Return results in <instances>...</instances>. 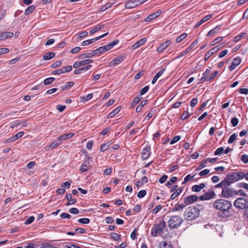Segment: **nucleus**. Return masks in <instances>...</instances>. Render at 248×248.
<instances>
[{
  "label": "nucleus",
  "instance_id": "f257e3e1",
  "mask_svg": "<svg viewBox=\"0 0 248 248\" xmlns=\"http://www.w3.org/2000/svg\"><path fill=\"white\" fill-rule=\"evenodd\" d=\"M213 206L217 210L224 213L228 212L232 207V203L225 199H220L216 200L214 202Z\"/></svg>",
  "mask_w": 248,
  "mask_h": 248
},
{
  "label": "nucleus",
  "instance_id": "f03ea898",
  "mask_svg": "<svg viewBox=\"0 0 248 248\" xmlns=\"http://www.w3.org/2000/svg\"><path fill=\"white\" fill-rule=\"evenodd\" d=\"M230 186V185L226 184H222V182H220L215 186V187L222 188V196L225 198H230L238 194L236 191L234 190L232 188L229 187Z\"/></svg>",
  "mask_w": 248,
  "mask_h": 248
},
{
  "label": "nucleus",
  "instance_id": "7ed1b4c3",
  "mask_svg": "<svg viewBox=\"0 0 248 248\" xmlns=\"http://www.w3.org/2000/svg\"><path fill=\"white\" fill-rule=\"evenodd\" d=\"M245 177V173L243 172H234L228 174L225 179L221 181L222 184L231 185Z\"/></svg>",
  "mask_w": 248,
  "mask_h": 248
},
{
  "label": "nucleus",
  "instance_id": "20e7f679",
  "mask_svg": "<svg viewBox=\"0 0 248 248\" xmlns=\"http://www.w3.org/2000/svg\"><path fill=\"white\" fill-rule=\"evenodd\" d=\"M200 209L197 207L191 206L188 207L184 213V217L186 220H193L199 217Z\"/></svg>",
  "mask_w": 248,
  "mask_h": 248
},
{
  "label": "nucleus",
  "instance_id": "39448f33",
  "mask_svg": "<svg viewBox=\"0 0 248 248\" xmlns=\"http://www.w3.org/2000/svg\"><path fill=\"white\" fill-rule=\"evenodd\" d=\"M184 221L181 216L174 215L170 217L168 221L169 227L171 229H175L179 227Z\"/></svg>",
  "mask_w": 248,
  "mask_h": 248
},
{
  "label": "nucleus",
  "instance_id": "423d86ee",
  "mask_svg": "<svg viewBox=\"0 0 248 248\" xmlns=\"http://www.w3.org/2000/svg\"><path fill=\"white\" fill-rule=\"evenodd\" d=\"M166 224L164 221H161L159 223H155L151 231V234L153 237H156L161 235L165 228Z\"/></svg>",
  "mask_w": 248,
  "mask_h": 248
},
{
  "label": "nucleus",
  "instance_id": "0eeeda50",
  "mask_svg": "<svg viewBox=\"0 0 248 248\" xmlns=\"http://www.w3.org/2000/svg\"><path fill=\"white\" fill-rule=\"evenodd\" d=\"M247 200L243 198H239L234 202V206L238 209H243L247 207Z\"/></svg>",
  "mask_w": 248,
  "mask_h": 248
},
{
  "label": "nucleus",
  "instance_id": "6e6552de",
  "mask_svg": "<svg viewBox=\"0 0 248 248\" xmlns=\"http://www.w3.org/2000/svg\"><path fill=\"white\" fill-rule=\"evenodd\" d=\"M216 197V194L213 190H209L207 192L202 194L199 197L201 201H207L210 200Z\"/></svg>",
  "mask_w": 248,
  "mask_h": 248
},
{
  "label": "nucleus",
  "instance_id": "1a4fd4ad",
  "mask_svg": "<svg viewBox=\"0 0 248 248\" xmlns=\"http://www.w3.org/2000/svg\"><path fill=\"white\" fill-rule=\"evenodd\" d=\"M108 34V32H107V33H105L100 36L95 37L94 38L84 41L83 42H82L81 45L82 46H88V45L93 43L95 41H97V40L106 36Z\"/></svg>",
  "mask_w": 248,
  "mask_h": 248
},
{
  "label": "nucleus",
  "instance_id": "9d476101",
  "mask_svg": "<svg viewBox=\"0 0 248 248\" xmlns=\"http://www.w3.org/2000/svg\"><path fill=\"white\" fill-rule=\"evenodd\" d=\"M220 45L217 46L209 50L205 55L204 60L205 61H207L209 58L214 54L217 52L220 48Z\"/></svg>",
  "mask_w": 248,
  "mask_h": 248
},
{
  "label": "nucleus",
  "instance_id": "9b49d317",
  "mask_svg": "<svg viewBox=\"0 0 248 248\" xmlns=\"http://www.w3.org/2000/svg\"><path fill=\"white\" fill-rule=\"evenodd\" d=\"M151 154V148L149 146L144 147L141 152V157L142 159L146 160L149 158Z\"/></svg>",
  "mask_w": 248,
  "mask_h": 248
},
{
  "label": "nucleus",
  "instance_id": "f8f14e48",
  "mask_svg": "<svg viewBox=\"0 0 248 248\" xmlns=\"http://www.w3.org/2000/svg\"><path fill=\"white\" fill-rule=\"evenodd\" d=\"M199 198L196 195L188 196L185 198V202L186 204H190L197 201Z\"/></svg>",
  "mask_w": 248,
  "mask_h": 248
},
{
  "label": "nucleus",
  "instance_id": "ddd939ff",
  "mask_svg": "<svg viewBox=\"0 0 248 248\" xmlns=\"http://www.w3.org/2000/svg\"><path fill=\"white\" fill-rule=\"evenodd\" d=\"M125 59V57L124 56H120L117 57L116 58L112 60L109 63L110 66H115L119 63H120L122 62H123Z\"/></svg>",
  "mask_w": 248,
  "mask_h": 248
},
{
  "label": "nucleus",
  "instance_id": "4468645a",
  "mask_svg": "<svg viewBox=\"0 0 248 248\" xmlns=\"http://www.w3.org/2000/svg\"><path fill=\"white\" fill-rule=\"evenodd\" d=\"M171 42L170 40H167L165 42L162 43L157 48V51L158 52H161L163 50H164L165 49H166L167 47H168V46L170 44Z\"/></svg>",
  "mask_w": 248,
  "mask_h": 248
},
{
  "label": "nucleus",
  "instance_id": "2eb2a0df",
  "mask_svg": "<svg viewBox=\"0 0 248 248\" xmlns=\"http://www.w3.org/2000/svg\"><path fill=\"white\" fill-rule=\"evenodd\" d=\"M161 14V12L159 11H157L155 13L150 14L144 20L146 22H149L152 20L153 19L157 17Z\"/></svg>",
  "mask_w": 248,
  "mask_h": 248
},
{
  "label": "nucleus",
  "instance_id": "dca6fc26",
  "mask_svg": "<svg viewBox=\"0 0 248 248\" xmlns=\"http://www.w3.org/2000/svg\"><path fill=\"white\" fill-rule=\"evenodd\" d=\"M14 33L10 31L3 32L0 33V41L12 37Z\"/></svg>",
  "mask_w": 248,
  "mask_h": 248
},
{
  "label": "nucleus",
  "instance_id": "f3484780",
  "mask_svg": "<svg viewBox=\"0 0 248 248\" xmlns=\"http://www.w3.org/2000/svg\"><path fill=\"white\" fill-rule=\"evenodd\" d=\"M24 132H23V131L19 132V133L16 134L15 135H14L11 138L7 139L6 140V142L9 143L10 142L14 141L19 139L21 137H22L24 135Z\"/></svg>",
  "mask_w": 248,
  "mask_h": 248
},
{
  "label": "nucleus",
  "instance_id": "a211bd4d",
  "mask_svg": "<svg viewBox=\"0 0 248 248\" xmlns=\"http://www.w3.org/2000/svg\"><path fill=\"white\" fill-rule=\"evenodd\" d=\"M92 67V65L88 64L85 67H83L80 68L76 69L74 70V73L75 75H78L81 74L82 71H86L89 70Z\"/></svg>",
  "mask_w": 248,
  "mask_h": 248
},
{
  "label": "nucleus",
  "instance_id": "6ab92c4d",
  "mask_svg": "<svg viewBox=\"0 0 248 248\" xmlns=\"http://www.w3.org/2000/svg\"><path fill=\"white\" fill-rule=\"evenodd\" d=\"M205 187V184L201 183L200 185H194L191 187V190L193 192H200L202 189Z\"/></svg>",
  "mask_w": 248,
  "mask_h": 248
},
{
  "label": "nucleus",
  "instance_id": "aec40b11",
  "mask_svg": "<svg viewBox=\"0 0 248 248\" xmlns=\"http://www.w3.org/2000/svg\"><path fill=\"white\" fill-rule=\"evenodd\" d=\"M91 168V166L90 165V163L88 162H83L80 167V171L81 172H84L87 171Z\"/></svg>",
  "mask_w": 248,
  "mask_h": 248
},
{
  "label": "nucleus",
  "instance_id": "412c9836",
  "mask_svg": "<svg viewBox=\"0 0 248 248\" xmlns=\"http://www.w3.org/2000/svg\"><path fill=\"white\" fill-rule=\"evenodd\" d=\"M74 135V134L73 133H65L59 136L58 138L62 142V140H65L66 139L72 138Z\"/></svg>",
  "mask_w": 248,
  "mask_h": 248
},
{
  "label": "nucleus",
  "instance_id": "4be33fe9",
  "mask_svg": "<svg viewBox=\"0 0 248 248\" xmlns=\"http://www.w3.org/2000/svg\"><path fill=\"white\" fill-rule=\"evenodd\" d=\"M146 42V38H143L137 42H136L133 46L132 47L133 49H136L140 46H141L144 43Z\"/></svg>",
  "mask_w": 248,
  "mask_h": 248
},
{
  "label": "nucleus",
  "instance_id": "5701e85b",
  "mask_svg": "<svg viewBox=\"0 0 248 248\" xmlns=\"http://www.w3.org/2000/svg\"><path fill=\"white\" fill-rule=\"evenodd\" d=\"M136 6H138V5H137L136 1H127L124 5V7L126 9L134 8Z\"/></svg>",
  "mask_w": 248,
  "mask_h": 248
},
{
  "label": "nucleus",
  "instance_id": "b1692460",
  "mask_svg": "<svg viewBox=\"0 0 248 248\" xmlns=\"http://www.w3.org/2000/svg\"><path fill=\"white\" fill-rule=\"evenodd\" d=\"M104 27V25L103 24H99L95 26L90 31V33L91 34H94L96 32H97L98 31L101 30Z\"/></svg>",
  "mask_w": 248,
  "mask_h": 248
},
{
  "label": "nucleus",
  "instance_id": "393cba45",
  "mask_svg": "<svg viewBox=\"0 0 248 248\" xmlns=\"http://www.w3.org/2000/svg\"><path fill=\"white\" fill-rule=\"evenodd\" d=\"M62 144V141H60V140L57 138V139L54 141L53 142L50 143L48 146V150L50 149H53L55 147L58 146L60 144Z\"/></svg>",
  "mask_w": 248,
  "mask_h": 248
},
{
  "label": "nucleus",
  "instance_id": "a878e982",
  "mask_svg": "<svg viewBox=\"0 0 248 248\" xmlns=\"http://www.w3.org/2000/svg\"><path fill=\"white\" fill-rule=\"evenodd\" d=\"M121 109V106H118L116 108H115L113 110H112L110 113H109L107 116L108 118H111L113 117L115 115L118 114Z\"/></svg>",
  "mask_w": 248,
  "mask_h": 248
},
{
  "label": "nucleus",
  "instance_id": "bb28decb",
  "mask_svg": "<svg viewBox=\"0 0 248 248\" xmlns=\"http://www.w3.org/2000/svg\"><path fill=\"white\" fill-rule=\"evenodd\" d=\"M183 187H181L180 188L177 189L176 191H175L170 196V199L171 200H174L176 198H177L180 193L183 191Z\"/></svg>",
  "mask_w": 248,
  "mask_h": 248
},
{
  "label": "nucleus",
  "instance_id": "cd10ccee",
  "mask_svg": "<svg viewBox=\"0 0 248 248\" xmlns=\"http://www.w3.org/2000/svg\"><path fill=\"white\" fill-rule=\"evenodd\" d=\"M165 71L164 69H162L161 70H160L158 73L156 74V75L154 77V78L152 80V83L155 84L158 78L162 75V74L164 73V71Z\"/></svg>",
  "mask_w": 248,
  "mask_h": 248
},
{
  "label": "nucleus",
  "instance_id": "c85d7f7f",
  "mask_svg": "<svg viewBox=\"0 0 248 248\" xmlns=\"http://www.w3.org/2000/svg\"><path fill=\"white\" fill-rule=\"evenodd\" d=\"M158 248H173V247L170 243L163 241L160 243Z\"/></svg>",
  "mask_w": 248,
  "mask_h": 248
},
{
  "label": "nucleus",
  "instance_id": "c756f323",
  "mask_svg": "<svg viewBox=\"0 0 248 248\" xmlns=\"http://www.w3.org/2000/svg\"><path fill=\"white\" fill-rule=\"evenodd\" d=\"M221 29V26L218 25L210 31L208 33L207 36H210L214 34H216L218 32V31Z\"/></svg>",
  "mask_w": 248,
  "mask_h": 248
},
{
  "label": "nucleus",
  "instance_id": "7c9ffc66",
  "mask_svg": "<svg viewBox=\"0 0 248 248\" xmlns=\"http://www.w3.org/2000/svg\"><path fill=\"white\" fill-rule=\"evenodd\" d=\"M93 56H94V54L93 51H92L89 53H85L80 55L78 56V58L81 59H84L85 58H90L93 57Z\"/></svg>",
  "mask_w": 248,
  "mask_h": 248
},
{
  "label": "nucleus",
  "instance_id": "2f4dec72",
  "mask_svg": "<svg viewBox=\"0 0 248 248\" xmlns=\"http://www.w3.org/2000/svg\"><path fill=\"white\" fill-rule=\"evenodd\" d=\"M55 56V53L49 52L46 53L44 56L43 59L45 60H48L54 58Z\"/></svg>",
  "mask_w": 248,
  "mask_h": 248
},
{
  "label": "nucleus",
  "instance_id": "473e14b6",
  "mask_svg": "<svg viewBox=\"0 0 248 248\" xmlns=\"http://www.w3.org/2000/svg\"><path fill=\"white\" fill-rule=\"evenodd\" d=\"M185 207V205L182 204H175L174 207L172 209V212H176L181 211Z\"/></svg>",
  "mask_w": 248,
  "mask_h": 248
},
{
  "label": "nucleus",
  "instance_id": "72a5a7b5",
  "mask_svg": "<svg viewBox=\"0 0 248 248\" xmlns=\"http://www.w3.org/2000/svg\"><path fill=\"white\" fill-rule=\"evenodd\" d=\"M187 33H183L181 34L180 36H178L176 39V43H179L182 41H183L185 38L187 36Z\"/></svg>",
  "mask_w": 248,
  "mask_h": 248
},
{
  "label": "nucleus",
  "instance_id": "f704fd0d",
  "mask_svg": "<svg viewBox=\"0 0 248 248\" xmlns=\"http://www.w3.org/2000/svg\"><path fill=\"white\" fill-rule=\"evenodd\" d=\"M74 82H68L66 83L65 85L62 86V91L64 90H68L70 89L71 87H72L74 85Z\"/></svg>",
  "mask_w": 248,
  "mask_h": 248
},
{
  "label": "nucleus",
  "instance_id": "c9c22d12",
  "mask_svg": "<svg viewBox=\"0 0 248 248\" xmlns=\"http://www.w3.org/2000/svg\"><path fill=\"white\" fill-rule=\"evenodd\" d=\"M177 178L175 176H173V177H172L170 181H168L167 182V183L166 184V185L167 187H170L171 186V185H172L173 184H174V183L176 182V181H177Z\"/></svg>",
  "mask_w": 248,
  "mask_h": 248
},
{
  "label": "nucleus",
  "instance_id": "e433bc0d",
  "mask_svg": "<svg viewBox=\"0 0 248 248\" xmlns=\"http://www.w3.org/2000/svg\"><path fill=\"white\" fill-rule=\"evenodd\" d=\"M110 236L111 238L115 241L119 240L121 238V235L116 232H111Z\"/></svg>",
  "mask_w": 248,
  "mask_h": 248
},
{
  "label": "nucleus",
  "instance_id": "4c0bfd02",
  "mask_svg": "<svg viewBox=\"0 0 248 248\" xmlns=\"http://www.w3.org/2000/svg\"><path fill=\"white\" fill-rule=\"evenodd\" d=\"M93 51L94 56L97 55H98V54H101L102 53L105 52L104 50V49L103 48V46H101V47L98 48L97 49H96L94 50Z\"/></svg>",
  "mask_w": 248,
  "mask_h": 248
},
{
  "label": "nucleus",
  "instance_id": "58836bf2",
  "mask_svg": "<svg viewBox=\"0 0 248 248\" xmlns=\"http://www.w3.org/2000/svg\"><path fill=\"white\" fill-rule=\"evenodd\" d=\"M35 6L34 5L30 6L26 9L25 14L26 15H29L31 13L35 10Z\"/></svg>",
  "mask_w": 248,
  "mask_h": 248
},
{
  "label": "nucleus",
  "instance_id": "ea45409f",
  "mask_svg": "<svg viewBox=\"0 0 248 248\" xmlns=\"http://www.w3.org/2000/svg\"><path fill=\"white\" fill-rule=\"evenodd\" d=\"M55 78L53 77L46 78L44 81V84L45 85H49L52 83L55 80Z\"/></svg>",
  "mask_w": 248,
  "mask_h": 248
},
{
  "label": "nucleus",
  "instance_id": "a19ab883",
  "mask_svg": "<svg viewBox=\"0 0 248 248\" xmlns=\"http://www.w3.org/2000/svg\"><path fill=\"white\" fill-rule=\"evenodd\" d=\"M223 39V37L220 36L216 38L215 39H214L213 41H212L211 43V46H214L216 44L219 43L221 42Z\"/></svg>",
  "mask_w": 248,
  "mask_h": 248
},
{
  "label": "nucleus",
  "instance_id": "79ce46f5",
  "mask_svg": "<svg viewBox=\"0 0 248 248\" xmlns=\"http://www.w3.org/2000/svg\"><path fill=\"white\" fill-rule=\"evenodd\" d=\"M194 177V175L191 176L190 174H188L186 175L185 179L184 181L182 182V184L184 185L187 183L189 181L192 180Z\"/></svg>",
  "mask_w": 248,
  "mask_h": 248
},
{
  "label": "nucleus",
  "instance_id": "37998d69",
  "mask_svg": "<svg viewBox=\"0 0 248 248\" xmlns=\"http://www.w3.org/2000/svg\"><path fill=\"white\" fill-rule=\"evenodd\" d=\"M141 99V98L139 96L136 97L133 100L131 106L133 107H135L140 101Z\"/></svg>",
  "mask_w": 248,
  "mask_h": 248
},
{
  "label": "nucleus",
  "instance_id": "c03bdc74",
  "mask_svg": "<svg viewBox=\"0 0 248 248\" xmlns=\"http://www.w3.org/2000/svg\"><path fill=\"white\" fill-rule=\"evenodd\" d=\"M223 151H224V148L222 147H219L216 150L214 155H220L223 153Z\"/></svg>",
  "mask_w": 248,
  "mask_h": 248
},
{
  "label": "nucleus",
  "instance_id": "a18cd8bd",
  "mask_svg": "<svg viewBox=\"0 0 248 248\" xmlns=\"http://www.w3.org/2000/svg\"><path fill=\"white\" fill-rule=\"evenodd\" d=\"M190 116V115L189 114L188 112L185 111L181 116V120H186L188 119Z\"/></svg>",
  "mask_w": 248,
  "mask_h": 248
},
{
  "label": "nucleus",
  "instance_id": "49530a36",
  "mask_svg": "<svg viewBox=\"0 0 248 248\" xmlns=\"http://www.w3.org/2000/svg\"><path fill=\"white\" fill-rule=\"evenodd\" d=\"M236 134L235 133H234V134H232L230 136V137L229 138V139L228 140V143L229 144H231L232 142H233V141L236 139Z\"/></svg>",
  "mask_w": 248,
  "mask_h": 248
},
{
  "label": "nucleus",
  "instance_id": "de8ad7c7",
  "mask_svg": "<svg viewBox=\"0 0 248 248\" xmlns=\"http://www.w3.org/2000/svg\"><path fill=\"white\" fill-rule=\"evenodd\" d=\"M109 146L110 145L107 143H104L102 144L100 147V151L102 152H105L108 149Z\"/></svg>",
  "mask_w": 248,
  "mask_h": 248
},
{
  "label": "nucleus",
  "instance_id": "09e8293b",
  "mask_svg": "<svg viewBox=\"0 0 248 248\" xmlns=\"http://www.w3.org/2000/svg\"><path fill=\"white\" fill-rule=\"evenodd\" d=\"M181 139V137L180 136H175L172 138V139L170 141V144L172 145L176 142H177L178 141H179Z\"/></svg>",
  "mask_w": 248,
  "mask_h": 248
},
{
  "label": "nucleus",
  "instance_id": "8fccbe9b",
  "mask_svg": "<svg viewBox=\"0 0 248 248\" xmlns=\"http://www.w3.org/2000/svg\"><path fill=\"white\" fill-rule=\"evenodd\" d=\"M245 34L246 33L244 32L241 33L239 35H237L234 38V41L236 42L240 41Z\"/></svg>",
  "mask_w": 248,
  "mask_h": 248
},
{
  "label": "nucleus",
  "instance_id": "3c124183",
  "mask_svg": "<svg viewBox=\"0 0 248 248\" xmlns=\"http://www.w3.org/2000/svg\"><path fill=\"white\" fill-rule=\"evenodd\" d=\"M78 222L83 224H88L90 222V219L88 218H82L78 220Z\"/></svg>",
  "mask_w": 248,
  "mask_h": 248
},
{
  "label": "nucleus",
  "instance_id": "603ef678",
  "mask_svg": "<svg viewBox=\"0 0 248 248\" xmlns=\"http://www.w3.org/2000/svg\"><path fill=\"white\" fill-rule=\"evenodd\" d=\"M112 5V3H108L106 4L105 5L102 6L101 8V11H104L106 10L107 9H108L109 8L111 7Z\"/></svg>",
  "mask_w": 248,
  "mask_h": 248
},
{
  "label": "nucleus",
  "instance_id": "864d4df0",
  "mask_svg": "<svg viewBox=\"0 0 248 248\" xmlns=\"http://www.w3.org/2000/svg\"><path fill=\"white\" fill-rule=\"evenodd\" d=\"M206 163V160H204L201 163L200 165L197 168L196 170H202V168L205 167V163Z\"/></svg>",
  "mask_w": 248,
  "mask_h": 248
},
{
  "label": "nucleus",
  "instance_id": "5fc2aeb1",
  "mask_svg": "<svg viewBox=\"0 0 248 248\" xmlns=\"http://www.w3.org/2000/svg\"><path fill=\"white\" fill-rule=\"evenodd\" d=\"M146 194V191L145 190H141L138 192L137 196L139 198H141L144 197Z\"/></svg>",
  "mask_w": 248,
  "mask_h": 248
},
{
  "label": "nucleus",
  "instance_id": "6e6d98bb",
  "mask_svg": "<svg viewBox=\"0 0 248 248\" xmlns=\"http://www.w3.org/2000/svg\"><path fill=\"white\" fill-rule=\"evenodd\" d=\"M241 62V59L239 57H235V58L233 59V60L232 61V62L234 63H235V64H236V65H237V66H238L239 65Z\"/></svg>",
  "mask_w": 248,
  "mask_h": 248
},
{
  "label": "nucleus",
  "instance_id": "4d7b16f0",
  "mask_svg": "<svg viewBox=\"0 0 248 248\" xmlns=\"http://www.w3.org/2000/svg\"><path fill=\"white\" fill-rule=\"evenodd\" d=\"M239 121L237 118H233L231 120V124L232 126H236L238 124Z\"/></svg>",
  "mask_w": 248,
  "mask_h": 248
},
{
  "label": "nucleus",
  "instance_id": "13d9d810",
  "mask_svg": "<svg viewBox=\"0 0 248 248\" xmlns=\"http://www.w3.org/2000/svg\"><path fill=\"white\" fill-rule=\"evenodd\" d=\"M162 206L161 205H157L152 211L153 214H157L162 209Z\"/></svg>",
  "mask_w": 248,
  "mask_h": 248
},
{
  "label": "nucleus",
  "instance_id": "bf43d9fd",
  "mask_svg": "<svg viewBox=\"0 0 248 248\" xmlns=\"http://www.w3.org/2000/svg\"><path fill=\"white\" fill-rule=\"evenodd\" d=\"M149 87L148 86H146L144 88H143L140 91V95H142L145 94L146 93L148 92L149 90Z\"/></svg>",
  "mask_w": 248,
  "mask_h": 248
},
{
  "label": "nucleus",
  "instance_id": "052dcab7",
  "mask_svg": "<svg viewBox=\"0 0 248 248\" xmlns=\"http://www.w3.org/2000/svg\"><path fill=\"white\" fill-rule=\"evenodd\" d=\"M168 178V176L167 175H162L159 179V182L161 184H163L165 182Z\"/></svg>",
  "mask_w": 248,
  "mask_h": 248
},
{
  "label": "nucleus",
  "instance_id": "680f3d73",
  "mask_svg": "<svg viewBox=\"0 0 248 248\" xmlns=\"http://www.w3.org/2000/svg\"><path fill=\"white\" fill-rule=\"evenodd\" d=\"M198 102V99L197 98H194L192 99L190 102V106L191 107H194Z\"/></svg>",
  "mask_w": 248,
  "mask_h": 248
},
{
  "label": "nucleus",
  "instance_id": "e2e57ef3",
  "mask_svg": "<svg viewBox=\"0 0 248 248\" xmlns=\"http://www.w3.org/2000/svg\"><path fill=\"white\" fill-rule=\"evenodd\" d=\"M218 74V71H215L214 73H213L207 79V81L209 82L211 81Z\"/></svg>",
  "mask_w": 248,
  "mask_h": 248
},
{
  "label": "nucleus",
  "instance_id": "0e129e2a",
  "mask_svg": "<svg viewBox=\"0 0 248 248\" xmlns=\"http://www.w3.org/2000/svg\"><path fill=\"white\" fill-rule=\"evenodd\" d=\"M34 220V217L33 216L30 217L25 222L26 225L31 223Z\"/></svg>",
  "mask_w": 248,
  "mask_h": 248
},
{
  "label": "nucleus",
  "instance_id": "69168bd1",
  "mask_svg": "<svg viewBox=\"0 0 248 248\" xmlns=\"http://www.w3.org/2000/svg\"><path fill=\"white\" fill-rule=\"evenodd\" d=\"M241 160L245 164L248 162V155L244 154L241 156Z\"/></svg>",
  "mask_w": 248,
  "mask_h": 248
},
{
  "label": "nucleus",
  "instance_id": "338daca9",
  "mask_svg": "<svg viewBox=\"0 0 248 248\" xmlns=\"http://www.w3.org/2000/svg\"><path fill=\"white\" fill-rule=\"evenodd\" d=\"M209 172H210V170H208V169H205V170L201 171L199 173V175L200 176H205V175L208 174Z\"/></svg>",
  "mask_w": 248,
  "mask_h": 248
},
{
  "label": "nucleus",
  "instance_id": "774afa93",
  "mask_svg": "<svg viewBox=\"0 0 248 248\" xmlns=\"http://www.w3.org/2000/svg\"><path fill=\"white\" fill-rule=\"evenodd\" d=\"M239 187L244 188L248 191V184L245 183H240L238 184Z\"/></svg>",
  "mask_w": 248,
  "mask_h": 248
}]
</instances>
